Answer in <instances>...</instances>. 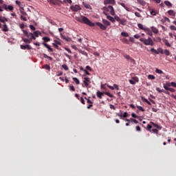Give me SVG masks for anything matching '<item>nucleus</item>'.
Returning <instances> with one entry per match:
<instances>
[{"label": "nucleus", "instance_id": "nucleus-1", "mask_svg": "<svg viewBox=\"0 0 176 176\" xmlns=\"http://www.w3.org/2000/svg\"><path fill=\"white\" fill-rule=\"evenodd\" d=\"M75 19L77 21H79V23H82L83 24H87V25H89V27H94V25H96V23L89 21L87 17L83 15H82L81 16H76Z\"/></svg>", "mask_w": 176, "mask_h": 176}, {"label": "nucleus", "instance_id": "nucleus-2", "mask_svg": "<svg viewBox=\"0 0 176 176\" xmlns=\"http://www.w3.org/2000/svg\"><path fill=\"white\" fill-rule=\"evenodd\" d=\"M102 23L104 25L100 22H96V25H97L98 27L100 28V30H102V31H105L107 30V27L111 25V22L107 21L106 19H102Z\"/></svg>", "mask_w": 176, "mask_h": 176}, {"label": "nucleus", "instance_id": "nucleus-3", "mask_svg": "<svg viewBox=\"0 0 176 176\" xmlns=\"http://www.w3.org/2000/svg\"><path fill=\"white\" fill-rule=\"evenodd\" d=\"M140 42H143L146 46H153V45H155L153 40H152V38L151 37H148V38H140Z\"/></svg>", "mask_w": 176, "mask_h": 176}, {"label": "nucleus", "instance_id": "nucleus-4", "mask_svg": "<svg viewBox=\"0 0 176 176\" xmlns=\"http://www.w3.org/2000/svg\"><path fill=\"white\" fill-rule=\"evenodd\" d=\"M83 76H84V80L82 83V87L87 88L89 87V85L91 83V81L90 80V78L87 77L86 74H84Z\"/></svg>", "mask_w": 176, "mask_h": 176}, {"label": "nucleus", "instance_id": "nucleus-5", "mask_svg": "<svg viewBox=\"0 0 176 176\" xmlns=\"http://www.w3.org/2000/svg\"><path fill=\"white\" fill-rule=\"evenodd\" d=\"M104 94H105L106 96H108V97H113V95H112V94L109 93V92H101L100 91H98L96 92V96L98 98H100V100L102 99V96H104Z\"/></svg>", "mask_w": 176, "mask_h": 176}, {"label": "nucleus", "instance_id": "nucleus-6", "mask_svg": "<svg viewBox=\"0 0 176 176\" xmlns=\"http://www.w3.org/2000/svg\"><path fill=\"white\" fill-rule=\"evenodd\" d=\"M103 9L105 12H109L111 16H115L116 14L115 10L113 9V7L112 6H109L108 7H104Z\"/></svg>", "mask_w": 176, "mask_h": 176}, {"label": "nucleus", "instance_id": "nucleus-7", "mask_svg": "<svg viewBox=\"0 0 176 176\" xmlns=\"http://www.w3.org/2000/svg\"><path fill=\"white\" fill-rule=\"evenodd\" d=\"M151 52L155 53V54H159V53H160V54H164L163 49L160 47L157 48V50H155V48H151Z\"/></svg>", "mask_w": 176, "mask_h": 176}, {"label": "nucleus", "instance_id": "nucleus-8", "mask_svg": "<svg viewBox=\"0 0 176 176\" xmlns=\"http://www.w3.org/2000/svg\"><path fill=\"white\" fill-rule=\"evenodd\" d=\"M70 9L71 10H72V12H78V10H81L82 8L79 5H74V6H70Z\"/></svg>", "mask_w": 176, "mask_h": 176}, {"label": "nucleus", "instance_id": "nucleus-9", "mask_svg": "<svg viewBox=\"0 0 176 176\" xmlns=\"http://www.w3.org/2000/svg\"><path fill=\"white\" fill-rule=\"evenodd\" d=\"M104 14L107 16V19L109 20V21H111V23H115V18L112 17L111 15H108L105 11L103 12Z\"/></svg>", "mask_w": 176, "mask_h": 176}, {"label": "nucleus", "instance_id": "nucleus-10", "mask_svg": "<svg viewBox=\"0 0 176 176\" xmlns=\"http://www.w3.org/2000/svg\"><path fill=\"white\" fill-rule=\"evenodd\" d=\"M116 3V1L115 0H104V5H115Z\"/></svg>", "mask_w": 176, "mask_h": 176}, {"label": "nucleus", "instance_id": "nucleus-11", "mask_svg": "<svg viewBox=\"0 0 176 176\" xmlns=\"http://www.w3.org/2000/svg\"><path fill=\"white\" fill-rule=\"evenodd\" d=\"M144 31L146 32L147 35H149L150 36H153V33H152V30H151V29H149L148 28H146L144 29Z\"/></svg>", "mask_w": 176, "mask_h": 176}, {"label": "nucleus", "instance_id": "nucleus-12", "mask_svg": "<svg viewBox=\"0 0 176 176\" xmlns=\"http://www.w3.org/2000/svg\"><path fill=\"white\" fill-rule=\"evenodd\" d=\"M42 45H43V46H45L47 49H48V52H53V48H52L50 47V45H49L47 43H42Z\"/></svg>", "mask_w": 176, "mask_h": 176}, {"label": "nucleus", "instance_id": "nucleus-13", "mask_svg": "<svg viewBox=\"0 0 176 176\" xmlns=\"http://www.w3.org/2000/svg\"><path fill=\"white\" fill-rule=\"evenodd\" d=\"M23 34L25 36H27V38H28L29 39H31V35H34V34L29 33L28 32H27V30H23Z\"/></svg>", "mask_w": 176, "mask_h": 176}, {"label": "nucleus", "instance_id": "nucleus-14", "mask_svg": "<svg viewBox=\"0 0 176 176\" xmlns=\"http://www.w3.org/2000/svg\"><path fill=\"white\" fill-rule=\"evenodd\" d=\"M2 31H3V32H8V31H9V28H8V25H6V23H3Z\"/></svg>", "mask_w": 176, "mask_h": 176}, {"label": "nucleus", "instance_id": "nucleus-15", "mask_svg": "<svg viewBox=\"0 0 176 176\" xmlns=\"http://www.w3.org/2000/svg\"><path fill=\"white\" fill-rule=\"evenodd\" d=\"M162 41L165 45V46H167L168 47H171V44H170V43H168V40L164 38Z\"/></svg>", "mask_w": 176, "mask_h": 176}, {"label": "nucleus", "instance_id": "nucleus-16", "mask_svg": "<svg viewBox=\"0 0 176 176\" xmlns=\"http://www.w3.org/2000/svg\"><path fill=\"white\" fill-rule=\"evenodd\" d=\"M152 126H153V127H155V129H158V130H162V126L157 125V124H155V122H150Z\"/></svg>", "mask_w": 176, "mask_h": 176}, {"label": "nucleus", "instance_id": "nucleus-17", "mask_svg": "<svg viewBox=\"0 0 176 176\" xmlns=\"http://www.w3.org/2000/svg\"><path fill=\"white\" fill-rule=\"evenodd\" d=\"M151 32H153V34H159V30L155 26L151 27Z\"/></svg>", "mask_w": 176, "mask_h": 176}, {"label": "nucleus", "instance_id": "nucleus-18", "mask_svg": "<svg viewBox=\"0 0 176 176\" xmlns=\"http://www.w3.org/2000/svg\"><path fill=\"white\" fill-rule=\"evenodd\" d=\"M120 5H121L122 8H124L125 10H126V12H130V8L126 6V4H124V3H120Z\"/></svg>", "mask_w": 176, "mask_h": 176}, {"label": "nucleus", "instance_id": "nucleus-19", "mask_svg": "<svg viewBox=\"0 0 176 176\" xmlns=\"http://www.w3.org/2000/svg\"><path fill=\"white\" fill-rule=\"evenodd\" d=\"M119 23L122 25H126V21L124 19H120Z\"/></svg>", "mask_w": 176, "mask_h": 176}, {"label": "nucleus", "instance_id": "nucleus-20", "mask_svg": "<svg viewBox=\"0 0 176 176\" xmlns=\"http://www.w3.org/2000/svg\"><path fill=\"white\" fill-rule=\"evenodd\" d=\"M42 68H43L44 69H47V71H50L51 69L50 65H44L42 66Z\"/></svg>", "mask_w": 176, "mask_h": 176}, {"label": "nucleus", "instance_id": "nucleus-21", "mask_svg": "<svg viewBox=\"0 0 176 176\" xmlns=\"http://www.w3.org/2000/svg\"><path fill=\"white\" fill-rule=\"evenodd\" d=\"M0 21H1V23H3V24H6L5 21H8V19H6V17L0 16Z\"/></svg>", "mask_w": 176, "mask_h": 176}, {"label": "nucleus", "instance_id": "nucleus-22", "mask_svg": "<svg viewBox=\"0 0 176 176\" xmlns=\"http://www.w3.org/2000/svg\"><path fill=\"white\" fill-rule=\"evenodd\" d=\"M164 3L166 6H168V8H171V6H173V4H171V2L168 1H165Z\"/></svg>", "mask_w": 176, "mask_h": 176}, {"label": "nucleus", "instance_id": "nucleus-23", "mask_svg": "<svg viewBox=\"0 0 176 176\" xmlns=\"http://www.w3.org/2000/svg\"><path fill=\"white\" fill-rule=\"evenodd\" d=\"M168 14L169 16H175V13L174 12V10H170L168 11Z\"/></svg>", "mask_w": 176, "mask_h": 176}, {"label": "nucleus", "instance_id": "nucleus-24", "mask_svg": "<svg viewBox=\"0 0 176 176\" xmlns=\"http://www.w3.org/2000/svg\"><path fill=\"white\" fill-rule=\"evenodd\" d=\"M122 36H124L125 38H129V33L126 32H121Z\"/></svg>", "mask_w": 176, "mask_h": 176}, {"label": "nucleus", "instance_id": "nucleus-25", "mask_svg": "<svg viewBox=\"0 0 176 176\" xmlns=\"http://www.w3.org/2000/svg\"><path fill=\"white\" fill-rule=\"evenodd\" d=\"M73 80L75 82L76 85H79V83H80V81H79V79H78V78L76 77H74Z\"/></svg>", "mask_w": 176, "mask_h": 176}, {"label": "nucleus", "instance_id": "nucleus-26", "mask_svg": "<svg viewBox=\"0 0 176 176\" xmlns=\"http://www.w3.org/2000/svg\"><path fill=\"white\" fill-rule=\"evenodd\" d=\"M138 28H140V30H143L144 31H145V29L146 28H144V25H142V24L141 23H138Z\"/></svg>", "mask_w": 176, "mask_h": 176}, {"label": "nucleus", "instance_id": "nucleus-27", "mask_svg": "<svg viewBox=\"0 0 176 176\" xmlns=\"http://www.w3.org/2000/svg\"><path fill=\"white\" fill-rule=\"evenodd\" d=\"M156 91H158V93H166V90L160 89L159 87H156Z\"/></svg>", "mask_w": 176, "mask_h": 176}, {"label": "nucleus", "instance_id": "nucleus-28", "mask_svg": "<svg viewBox=\"0 0 176 176\" xmlns=\"http://www.w3.org/2000/svg\"><path fill=\"white\" fill-rule=\"evenodd\" d=\"M150 13L152 16H156V11L152 9H149Z\"/></svg>", "mask_w": 176, "mask_h": 176}, {"label": "nucleus", "instance_id": "nucleus-29", "mask_svg": "<svg viewBox=\"0 0 176 176\" xmlns=\"http://www.w3.org/2000/svg\"><path fill=\"white\" fill-rule=\"evenodd\" d=\"M107 83L106 84H103V85H100V88L102 89V90H104L105 91H107Z\"/></svg>", "mask_w": 176, "mask_h": 176}, {"label": "nucleus", "instance_id": "nucleus-30", "mask_svg": "<svg viewBox=\"0 0 176 176\" xmlns=\"http://www.w3.org/2000/svg\"><path fill=\"white\" fill-rule=\"evenodd\" d=\"M43 41H44V42H50V38H49V37H46V36H45V37H43Z\"/></svg>", "mask_w": 176, "mask_h": 176}, {"label": "nucleus", "instance_id": "nucleus-31", "mask_svg": "<svg viewBox=\"0 0 176 176\" xmlns=\"http://www.w3.org/2000/svg\"><path fill=\"white\" fill-rule=\"evenodd\" d=\"M136 107L138 109H139V111H141L142 112H145V109L142 107L138 105H137Z\"/></svg>", "mask_w": 176, "mask_h": 176}, {"label": "nucleus", "instance_id": "nucleus-32", "mask_svg": "<svg viewBox=\"0 0 176 176\" xmlns=\"http://www.w3.org/2000/svg\"><path fill=\"white\" fill-rule=\"evenodd\" d=\"M41 34V32L39 31H35L33 33V35H34L35 36H36V38H38V36H39V34Z\"/></svg>", "mask_w": 176, "mask_h": 176}, {"label": "nucleus", "instance_id": "nucleus-33", "mask_svg": "<svg viewBox=\"0 0 176 176\" xmlns=\"http://www.w3.org/2000/svg\"><path fill=\"white\" fill-rule=\"evenodd\" d=\"M148 79H150V80H153V79H155V76H153V75L149 74V75L148 76Z\"/></svg>", "mask_w": 176, "mask_h": 176}, {"label": "nucleus", "instance_id": "nucleus-34", "mask_svg": "<svg viewBox=\"0 0 176 176\" xmlns=\"http://www.w3.org/2000/svg\"><path fill=\"white\" fill-rule=\"evenodd\" d=\"M164 54H165L166 56H170V51L168 50H165L164 51Z\"/></svg>", "mask_w": 176, "mask_h": 176}, {"label": "nucleus", "instance_id": "nucleus-35", "mask_svg": "<svg viewBox=\"0 0 176 176\" xmlns=\"http://www.w3.org/2000/svg\"><path fill=\"white\" fill-rule=\"evenodd\" d=\"M20 12H21V14H23V16H27V12H25V11H24V9L21 8L20 10Z\"/></svg>", "mask_w": 176, "mask_h": 176}, {"label": "nucleus", "instance_id": "nucleus-36", "mask_svg": "<svg viewBox=\"0 0 176 176\" xmlns=\"http://www.w3.org/2000/svg\"><path fill=\"white\" fill-rule=\"evenodd\" d=\"M62 68H63V69H65V71H68V69H69L68 66L65 64L62 65Z\"/></svg>", "mask_w": 176, "mask_h": 176}, {"label": "nucleus", "instance_id": "nucleus-37", "mask_svg": "<svg viewBox=\"0 0 176 176\" xmlns=\"http://www.w3.org/2000/svg\"><path fill=\"white\" fill-rule=\"evenodd\" d=\"M23 41L25 42V43H31V41H30L28 38H23Z\"/></svg>", "mask_w": 176, "mask_h": 176}, {"label": "nucleus", "instance_id": "nucleus-38", "mask_svg": "<svg viewBox=\"0 0 176 176\" xmlns=\"http://www.w3.org/2000/svg\"><path fill=\"white\" fill-rule=\"evenodd\" d=\"M124 58H126V60H129L131 58V57L130 56V55H127V54H124Z\"/></svg>", "mask_w": 176, "mask_h": 176}, {"label": "nucleus", "instance_id": "nucleus-39", "mask_svg": "<svg viewBox=\"0 0 176 176\" xmlns=\"http://www.w3.org/2000/svg\"><path fill=\"white\" fill-rule=\"evenodd\" d=\"M135 16H136V17H142V16L141 15V14H140V12H135Z\"/></svg>", "mask_w": 176, "mask_h": 176}, {"label": "nucleus", "instance_id": "nucleus-40", "mask_svg": "<svg viewBox=\"0 0 176 176\" xmlns=\"http://www.w3.org/2000/svg\"><path fill=\"white\" fill-rule=\"evenodd\" d=\"M20 19L23 21H27V18L25 16H23V15L21 16Z\"/></svg>", "mask_w": 176, "mask_h": 176}, {"label": "nucleus", "instance_id": "nucleus-41", "mask_svg": "<svg viewBox=\"0 0 176 176\" xmlns=\"http://www.w3.org/2000/svg\"><path fill=\"white\" fill-rule=\"evenodd\" d=\"M30 30H32V31H35L36 30V28H35V26H34V25H30Z\"/></svg>", "mask_w": 176, "mask_h": 176}, {"label": "nucleus", "instance_id": "nucleus-42", "mask_svg": "<svg viewBox=\"0 0 176 176\" xmlns=\"http://www.w3.org/2000/svg\"><path fill=\"white\" fill-rule=\"evenodd\" d=\"M85 100H87V102L88 104H93V102H91V100H90L89 99H88L87 97H84Z\"/></svg>", "mask_w": 176, "mask_h": 176}, {"label": "nucleus", "instance_id": "nucleus-43", "mask_svg": "<svg viewBox=\"0 0 176 176\" xmlns=\"http://www.w3.org/2000/svg\"><path fill=\"white\" fill-rule=\"evenodd\" d=\"M170 29L172 30V31H176V27L175 25H170Z\"/></svg>", "mask_w": 176, "mask_h": 176}, {"label": "nucleus", "instance_id": "nucleus-44", "mask_svg": "<svg viewBox=\"0 0 176 176\" xmlns=\"http://www.w3.org/2000/svg\"><path fill=\"white\" fill-rule=\"evenodd\" d=\"M155 72H156V74H163V71H162L159 69H156Z\"/></svg>", "mask_w": 176, "mask_h": 176}, {"label": "nucleus", "instance_id": "nucleus-45", "mask_svg": "<svg viewBox=\"0 0 176 176\" xmlns=\"http://www.w3.org/2000/svg\"><path fill=\"white\" fill-rule=\"evenodd\" d=\"M151 129H152V125L147 124L146 130H148V131H151Z\"/></svg>", "mask_w": 176, "mask_h": 176}, {"label": "nucleus", "instance_id": "nucleus-46", "mask_svg": "<svg viewBox=\"0 0 176 176\" xmlns=\"http://www.w3.org/2000/svg\"><path fill=\"white\" fill-rule=\"evenodd\" d=\"M132 79L134 80V82H139L140 79L138 77H133Z\"/></svg>", "mask_w": 176, "mask_h": 176}, {"label": "nucleus", "instance_id": "nucleus-47", "mask_svg": "<svg viewBox=\"0 0 176 176\" xmlns=\"http://www.w3.org/2000/svg\"><path fill=\"white\" fill-rule=\"evenodd\" d=\"M80 102L82 103L83 105H85V99H83V96L80 97Z\"/></svg>", "mask_w": 176, "mask_h": 176}, {"label": "nucleus", "instance_id": "nucleus-48", "mask_svg": "<svg viewBox=\"0 0 176 176\" xmlns=\"http://www.w3.org/2000/svg\"><path fill=\"white\" fill-rule=\"evenodd\" d=\"M131 116L132 118H135V119H138V116L134 113H131Z\"/></svg>", "mask_w": 176, "mask_h": 176}, {"label": "nucleus", "instance_id": "nucleus-49", "mask_svg": "<svg viewBox=\"0 0 176 176\" xmlns=\"http://www.w3.org/2000/svg\"><path fill=\"white\" fill-rule=\"evenodd\" d=\"M20 47L21 49H22V50H25L27 49L26 45H21Z\"/></svg>", "mask_w": 176, "mask_h": 176}, {"label": "nucleus", "instance_id": "nucleus-50", "mask_svg": "<svg viewBox=\"0 0 176 176\" xmlns=\"http://www.w3.org/2000/svg\"><path fill=\"white\" fill-rule=\"evenodd\" d=\"M14 9L12 6H8L7 8V10H13Z\"/></svg>", "mask_w": 176, "mask_h": 176}, {"label": "nucleus", "instance_id": "nucleus-51", "mask_svg": "<svg viewBox=\"0 0 176 176\" xmlns=\"http://www.w3.org/2000/svg\"><path fill=\"white\" fill-rule=\"evenodd\" d=\"M114 20H116V21H120L121 19L118 16H115Z\"/></svg>", "mask_w": 176, "mask_h": 176}, {"label": "nucleus", "instance_id": "nucleus-52", "mask_svg": "<svg viewBox=\"0 0 176 176\" xmlns=\"http://www.w3.org/2000/svg\"><path fill=\"white\" fill-rule=\"evenodd\" d=\"M69 89L72 91H75V87H74V85H70Z\"/></svg>", "mask_w": 176, "mask_h": 176}, {"label": "nucleus", "instance_id": "nucleus-53", "mask_svg": "<svg viewBox=\"0 0 176 176\" xmlns=\"http://www.w3.org/2000/svg\"><path fill=\"white\" fill-rule=\"evenodd\" d=\"M84 6L86 9H90V4L85 3Z\"/></svg>", "mask_w": 176, "mask_h": 176}, {"label": "nucleus", "instance_id": "nucleus-54", "mask_svg": "<svg viewBox=\"0 0 176 176\" xmlns=\"http://www.w3.org/2000/svg\"><path fill=\"white\" fill-rule=\"evenodd\" d=\"M140 3V5H142V6H145V5L146 4L145 1H144V0H142V1Z\"/></svg>", "mask_w": 176, "mask_h": 176}, {"label": "nucleus", "instance_id": "nucleus-55", "mask_svg": "<svg viewBox=\"0 0 176 176\" xmlns=\"http://www.w3.org/2000/svg\"><path fill=\"white\" fill-rule=\"evenodd\" d=\"M130 63H131L132 64H135V60H134L133 58H131V59L129 60Z\"/></svg>", "mask_w": 176, "mask_h": 176}, {"label": "nucleus", "instance_id": "nucleus-56", "mask_svg": "<svg viewBox=\"0 0 176 176\" xmlns=\"http://www.w3.org/2000/svg\"><path fill=\"white\" fill-rule=\"evenodd\" d=\"M168 91H170L171 93H174L175 91V89L174 88L169 87V89H168Z\"/></svg>", "mask_w": 176, "mask_h": 176}, {"label": "nucleus", "instance_id": "nucleus-57", "mask_svg": "<svg viewBox=\"0 0 176 176\" xmlns=\"http://www.w3.org/2000/svg\"><path fill=\"white\" fill-rule=\"evenodd\" d=\"M134 38H135V39H140V38H141V36H140V34H135Z\"/></svg>", "mask_w": 176, "mask_h": 176}, {"label": "nucleus", "instance_id": "nucleus-58", "mask_svg": "<svg viewBox=\"0 0 176 176\" xmlns=\"http://www.w3.org/2000/svg\"><path fill=\"white\" fill-rule=\"evenodd\" d=\"M129 113H127V112H124V114L122 115V118H127Z\"/></svg>", "mask_w": 176, "mask_h": 176}, {"label": "nucleus", "instance_id": "nucleus-59", "mask_svg": "<svg viewBox=\"0 0 176 176\" xmlns=\"http://www.w3.org/2000/svg\"><path fill=\"white\" fill-rule=\"evenodd\" d=\"M15 3L16 4V5H18V6H21V1H15Z\"/></svg>", "mask_w": 176, "mask_h": 176}, {"label": "nucleus", "instance_id": "nucleus-60", "mask_svg": "<svg viewBox=\"0 0 176 176\" xmlns=\"http://www.w3.org/2000/svg\"><path fill=\"white\" fill-rule=\"evenodd\" d=\"M117 116H119L120 119H122V120L123 119H124L123 118V116L122 115V113L121 114L117 113Z\"/></svg>", "mask_w": 176, "mask_h": 176}, {"label": "nucleus", "instance_id": "nucleus-61", "mask_svg": "<svg viewBox=\"0 0 176 176\" xmlns=\"http://www.w3.org/2000/svg\"><path fill=\"white\" fill-rule=\"evenodd\" d=\"M129 83H131V85H135V81L133 80H129Z\"/></svg>", "mask_w": 176, "mask_h": 176}, {"label": "nucleus", "instance_id": "nucleus-62", "mask_svg": "<svg viewBox=\"0 0 176 176\" xmlns=\"http://www.w3.org/2000/svg\"><path fill=\"white\" fill-rule=\"evenodd\" d=\"M169 88L170 87L168 86H167L166 84L164 85V89H165V90H168V91Z\"/></svg>", "mask_w": 176, "mask_h": 176}, {"label": "nucleus", "instance_id": "nucleus-63", "mask_svg": "<svg viewBox=\"0 0 176 176\" xmlns=\"http://www.w3.org/2000/svg\"><path fill=\"white\" fill-rule=\"evenodd\" d=\"M8 5H6V4H4L3 6V9H5V10H8Z\"/></svg>", "mask_w": 176, "mask_h": 176}, {"label": "nucleus", "instance_id": "nucleus-64", "mask_svg": "<svg viewBox=\"0 0 176 176\" xmlns=\"http://www.w3.org/2000/svg\"><path fill=\"white\" fill-rule=\"evenodd\" d=\"M171 86H173V87H176V82H171Z\"/></svg>", "mask_w": 176, "mask_h": 176}]
</instances>
